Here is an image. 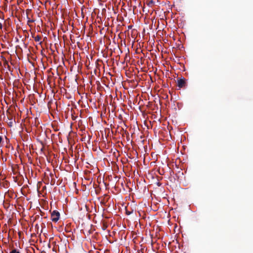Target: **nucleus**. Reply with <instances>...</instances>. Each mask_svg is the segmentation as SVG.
I'll return each instance as SVG.
<instances>
[{
	"instance_id": "4",
	"label": "nucleus",
	"mask_w": 253,
	"mask_h": 253,
	"mask_svg": "<svg viewBox=\"0 0 253 253\" xmlns=\"http://www.w3.org/2000/svg\"><path fill=\"white\" fill-rule=\"evenodd\" d=\"M10 253H19V252L17 251L16 250L14 249L11 251Z\"/></svg>"
},
{
	"instance_id": "5",
	"label": "nucleus",
	"mask_w": 253,
	"mask_h": 253,
	"mask_svg": "<svg viewBox=\"0 0 253 253\" xmlns=\"http://www.w3.org/2000/svg\"><path fill=\"white\" fill-rule=\"evenodd\" d=\"M2 24L1 23H0V30L2 29Z\"/></svg>"
},
{
	"instance_id": "6",
	"label": "nucleus",
	"mask_w": 253,
	"mask_h": 253,
	"mask_svg": "<svg viewBox=\"0 0 253 253\" xmlns=\"http://www.w3.org/2000/svg\"><path fill=\"white\" fill-rule=\"evenodd\" d=\"M2 138L1 136H0V144L1 143V142L2 141Z\"/></svg>"
},
{
	"instance_id": "1",
	"label": "nucleus",
	"mask_w": 253,
	"mask_h": 253,
	"mask_svg": "<svg viewBox=\"0 0 253 253\" xmlns=\"http://www.w3.org/2000/svg\"><path fill=\"white\" fill-rule=\"evenodd\" d=\"M60 217V213L58 211H54L51 214V219L52 221L57 222Z\"/></svg>"
},
{
	"instance_id": "3",
	"label": "nucleus",
	"mask_w": 253,
	"mask_h": 253,
	"mask_svg": "<svg viewBox=\"0 0 253 253\" xmlns=\"http://www.w3.org/2000/svg\"><path fill=\"white\" fill-rule=\"evenodd\" d=\"M40 37L39 36H36L35 38V40L36 41H40Z\"/></svg>"
},
{
	"instance_id": "2",
	"label": "nucleus",
	"mask_w": 253,
	"mask_h": 253,
	"mask_svg": "<svg viewBox=\"0 0 253 253\" xmlns=\"http://www.w3.org/2000/svg\"><path fill=\"white\" fill-rule=\"evenodd\" d=\"M178 86L182 87L184 82L182 80H179V81H178Z\"/></svg>"
}]
</instances>
